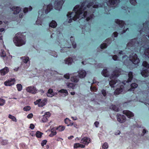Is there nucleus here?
<instances>
[{
    "label": "nucleus",
    "mask_w": 149,
    "mask_h": 149,
    "mask_svg": "<svg viewBox=\"0 0 149 149\" xmlns=\"http://www.w3.org/2000/svg\"><path fill=\"white\" fill-rule=\"evenodd\" d=\"M13 41L17 46L19 47L25 44L26 40L25 36L20 33H17L13 38Z\"/></svg>",
    "instance_id": "1"
},
{
    "label": "nucleus",
    "mask_w": 149,
    "mask_h": 149,
    "mask_svg": "<svg viewBox=\"0 0 149 149\" xmlns=\"http://www.w3.org/2000/svg\"><path fill=\"white\" fill-rule=\"evenodd\" d=\"M121 70L120 68H116L111 75L110 78L111 80L109 81V84L111 87H114V85L117 81V78L120 75Z\"/></svg>",
    "instance_id": "2"
},
{
    "label": "nucleus",
    "mask_w": 149,
    "mask_h": 149,
    "mask_svg": "<svg viewBox=\"0 0 149 149\" xmlns=\"http://www.w3.org/2000/svg\"><path fill=\"white\" fill-rule=\"evenodd\" d=\"M139 42L137 38H134L131 40L127 44V46L132 49H135L139 46Z\"/></svg>",
    "instance_id": "3"
},
{
    "label": "nucleus",
    "mask_w": 149,
    "mask_h": 149,
    "mask_svg": "<svg viewBox=\"0 0 149 149\" xmlns=\"http://www.w3.org/2000/svg\"><path fill=\"white\" fill-rule=\"evenodd\" d=\"M130 60L135 65H138L140 62V60L136 54H135L133 56L130 55Z\"/></svg>",
    "instance_id": "4"
},
{
    "label": "nucleus",
    "mask_w": 149,
    "mask_h": 149,
    "mask_svg": "<svg viewBox=\"0 0 149 149\" xmlns=\"http://www.w3.org/2000/svg\"><path fill=\"white\" fill-rule=\"evenodd\" d=\"M47 101L46 99H44L42 100L41 99H40L35 102L34 104L36 105L38 104L39 107H42L45 105Z\"/></svg>",
    "instance_id": "5"
},
{
    "label": "nucleus",
    "mask_w": 149,
    "mask_h": 149,
    "mask_svg": "<svg viewBox=\"0 0 149 149\" xmlns=\"http://www.w3.org/2000/svg\"><path fill=\"white\" fill-rule=\"evenodd\" d=\"M64 1L63 0H57L55 1L54 5L56 10H59L61 8Z\"/></svg>",
    "instance_id": "6"
},
{
    "label": "nucleus",
    "mask_w": 149,
    "mask_h": 149,
    "mask_svg": "<svg viewBox=\"0 0 149 149\" xmlns=\"http://www.w3.org/2000/svg\"><path fill=\"white\" fill-rule=\"evenodd\" d=\"M80 8V6L79 5H76L73 8V11L75 12L74 13L75 15L73 17V19L74 21H76L77 19H79L80 17V15H78V14H77L76 13L79 9Z\"/></svg>",
    "instance_id": "7"
},
{
    "label": "nucleus",
    "mask_w": 149,
    "mask_h": 149,
    "mask_svg": "<svg viewBox=\"0 0 149 149\" xmlns=\"http://www.w3.org/2000/svg\"><path fill=\"white\" fill-rule=\"evenodd\" d=\"M15 78H10L6 81L4 82V84L6 86H11L15 84Z\"/></svg>",
    "instance_id": "8"
},
{
    "label": "nucleus",
    "mask_w": 149,
    "mask_h": 149,
    "mask_svg": "<svg viewBox=\"0 0 149 149\" xmlns=\"http://www.w3.org/2000/svg\"><path fill=\"white\" fill-rule=\"evenodd\" d=\"M111 42L112 40L110 38L107 39L105 41V42H106L107 43H104L101 44L100 45V48L102 49L106 48L108 46L107 45L110 44L111 43Z\"/></svg>",
    "instance_id": "9"
},
{
    "label": "nucleus",
    "mask_w": 149,
    "mask_h": 149,
    "mask_svg": "<svg viewBox=\"0 0 149 149\" xmlns=\"http://www.w3.org/2000/svg\"><path fill=\"white\" fill-rule=\"evenodd\" d=\"M26 91L32 94H35L37 92L36 88L34 86H31L27 87L26 89Z\"/></svg>",
    "instance_id": "10"
},
{
    "label": "nucleus",
    "mask_w": 149,
    "mask_h": 149,
    "mask_svg": "<svg viewBox=\"0 0 149 149\" xmlns=\"http://www.w3.org/2000/svg\"><path fill=\"white\" fill-rule=\"evenodd\" d=\"M117 120L121 123H123L125 122L126 120L125 116L123 115H121L119 113L117 115Z\"/></svg>",
    "instance_id": "11"
},
{
    "label": "nucleus",
    "mask_w": 149,
    "mask_h": 149,
    "mask_svg": "<svg viewBox=\"0 0 149 149\" xmlns=\"http://www.w3.org/2000/svg\"><path fill=\"white\" fill-rule=\"evenodd\" d=\"M90 142L91 139L88 137H84L81 140L80 143H83L85 145H88Z\"/></svg>",
    "instance_id": "12"
},
{
    "label": "nucleus",
    "mask_w": 149,
    "mask_h": 149,
    "mask_svg": "<svg viewBox=\"0 0 149 149\" xmlns=\"http://www.w3.org/2000/svg\"><path fill=\"white\" fill-rule=\"evenodd\" d=\"M86 1H84L81 4V6H80V8L79 9L77 13H76L77 14H78V15H81L83 13V12L84 11V10H85L86 9V7H84V8L83 9V7L85 5V4L86 3Z\"/></svg>",
    "instance_id": "13"
},
{
    "label": "nucleus",
    "mask_w": 149,
    "mask_h": 149,
    "mask_svg": "<svg viewBox=\"0 0 149 149\" xmlns=\"http://www.w3.org/2000/svg\"><path fill=\"white\" fill-rule=\"evenodd\" d=\"M114 22L118 24L121 28H123L124 27L125 23L124 21L120 20L118 19H115Z\"/></svg>",
    "instance_id": "14"
},
{
    "label": "nucleus",
    "mask_w": 149,
    "mask_h": 149,
    "mask_svg": "<svg viewBox=\"0 0 149 149\" xmlns=\"http://www.w3.org/2000/svg\"><path fill=\"white\" fill-rule=\"evenodd\" d=\"M9 69L8 67H6L0 70V74L2 76H4L8 73Z\"/></svg>",
    "instance_id": "15"
},
{
    "label": "nucleus",
    "mask_w": 149,
    "mask_h": 149,
    "mask_svg": "<svg viewBox=\"0 0 149 149\" xmlns=\"http://www.w3.org/2000/svg\"><path fill=\"white\" fill-rule=\"evenodd\" d=\"M123 113L125 115L129 118H130L134 116L133 113L129 110H124L123 111Z\"/></svg>",
    "instance_id": "16"
},
{
    "label": "nucleus",
    "mask_w": 149,
    "mask_h": 149,
    "mask_svg": "<svg viewBox=\"0 0 149 149\" xmlns=\"http://www.w3.org/2000/svg\"><path fill=\"white\" fill-rule=\"evenodd\" d=\"M11 10L13 11V14H18L21 10V8L19 7H15L13 6L11 8Z\"/></svg>",
    "instance_id": "17"
},
{
    "label": "nucleus",
    "mask_w": 149,
    "mask_h": 149,
    "mask_svg": "<svg viewBox=\"0 0 149 149\" xmlns=\"http://www.w3.org/2000/svg\"><path fill=\"white\" fill-rule=\"evenodd\" d=\"M124 88L123 86H120L119 88H117L115 91L114 93L115 95H119L122 92Z\"/></svg>",
    "instance_id": "18"
},
{
    "label": "nucleus",
    "mask_w": 149,
    "mask_h": 149,
    "mask_svg": "<svg viewBox=\"0 0 149 149\" xmlns=\"http://www.w3.org/2000/svg\"><path fill=\"white\" fill-rule=\"evenodd\" d=\"M86 72L85 71L83 70H81L78 72L79 77L80 78L84 77L86 75Z\"/></svg>",
    "instance_id": "19"
},
{
    "label": "nucleus",
    "mask_w": 149,
    "mask_h": 149,
    "mask_svg": "<svg viewBox=\"0 0 149 149\" xmlns=\"http://www.w3.org/2000/svg\"><path fill=\"white\" fill-rule=\"evenodd\" d=\"M66 84L68 88V90L69 91H72L74 88L75 84L74 83L68 82Z\"/></svg>",
    "instance_id": "20"
},
{
    "label": "nucleus",
    "mask_w": 149,
    "mask_h": 149,
    "mask_svg": "<svg viewBox=\"0 0 149 149\" xmlns=\"http://www.w3.org/2000/svg\"><path fill=\"white\" fill-rule=\"evenodd\" d=\"M149 70L147 69H145L142 70L141 72V74L142 76L144 77L148 76L149 75Z\"/></svg>",
    "instance_id": "21"
},
{
    "label": "nucleus",
    "mask_w": 149,
    "mask_h": 149,
    "mask_svg": "<svg viewBox=\"0 0 149 149\" xmlns=\"http://www.w3.org/2000/svg\"><path fill=\"white\" fill-rule=\"evenodd\" d=\"M120 0H109L108 3L110 5L114 6L116 4H118L120 3Z\"/></svg>",
    "instance_id": "22"
},
{
    "label": "nucleus",
    "mask_w": 149,
    "mask_h": 149,
    "mask_svg": "<svg viewBox=\"0 0 149 149\" xmlns=\"http://www.w3.org/2000/svg\"><path fill=\"white\" fill-rule=\"evenodd\" d=\"M72 61L73 59L72 58L70 57L66 58L64 60L65 63V64H68V65H71L72 62Z\"/></svg>",
    "instance_id": "23"
},
{
    "label": "nucleus",
    "mask_w": 149,
    "mask_h": 149,
    "mask_svg": "<svg viewBox=\"0 0 149 149\" xmlns=\"http://www.w3.org/2000/svg\"><path fill=\"white\" fill-rule=\"evenodd\" d=\"M142 48H143L145 50L144 54L145 55L149 58V47L146 48L144 46H143L141 47V49Z\"/></svg>",
    "instance_id": "24"
},
{
    "label": "nucleus",
    "mask_w": 149,
    "mask_h": 149,
    "mask_svg": "<svg viewBox=\"0 0 149 149\" xmlns=\"http://www.w3.org/2000/svg\"><path fill=\"white\" fill-rule=\"evenodd\" d=\"M128 78L127 79V82L129 83L131 81L133 78V72L131 71L129 72L128 74Z\"/></svg>",
    "instance_id": "25"
},
{
    "label": "nucleus",
    "mask_w": 149,
    "mask_h": 149,
    "mask_svg": "<svg viewBox=\"0 0 149 149\" xmlns=\"http://www.w3.org/2000/svg\"><path fill=\"white\" fill-rule=\"evenodd\" d=\"M56 129L55 127H54L51 129V133L49 135V136L50 137H52L54 136L56 134L57 132L56 131Z\"/></svg>",
    "instance_id": "26"
},
{
    "label": "nucleus",
    "mask_w": 149,
    "mask_h": 149,
    "mask_svg": "<svg viewBox=\"0 0 149 149\" xmlns=\"http://www.w3.org/2000/svg\"><path fill=\"white\" fill-rule=\"evenodd\" d=\"M102 74L104 77H108L109 76V72L108 71L107 69H104L102 72Z\"/></svg>",
    "instance_id": "27"
},
{
    "label": "nucleus",
    "mask_w": 149,
    "mask_h": 149,
    "mask_svg": "<svg viewBox=\"0 0 149 149\" xmlns=\"http://www.w3.org/2000/svg\"><path fill=\"white\" fill-rule=\"evenodd\" d=\"M143 25L144 26L145 31H149V26L148 24V22L146 21L143 23Z\"/></svg>",
    "instance_id": "28"
},
{
    "label": "nucleus",
    "mask_w": 149,
    "mask_h": 149,
    "mask_svg": "<svg viewBox=\"0 0 149 149\" xmlns=\"http://www.w3.org/2000/svg\"><path fill=\"white\" fill-rule=\"evenodd\" d=\"M55 127L56 130L59 132H62L65 129V126L63 125H59L58 127Z\"/></svg>",
    "instance_id": "29"
},
{
    "label": "nucleus",
    "mask_w": 149,
    "mask_h": 149,
    "mask_svg": "<svg viewBox=\"0 0 149 149\" xmlns=\"http://www.w3.org/2000/svg\"><path fill=\"white\" fill-rule=\"evenodd\" d=\"M57 26V24L56 22L54 20H52L49 24V26L53 28H55Z\"/></svg>",
    "instance_id": "30"
},
{
    "label": "nucleus",
    "mask_w": 149,
    "mask_h": 149,
    "mask_svg": "<svg viewBox=\"0 0 149 149\" xmlns=\"http://www.w3.org/2000/svg\"><path fill=\"white\" fill-rule=\"evenodd\" d=\"M21 59L22 60V62L25 63H27L29 61V57L28 56L22 57Z\"/></svg>",
    "instance_id": "31"
},
{
    "label": "nucleus",
    "mask_w": 149,
    "mask_h": 149,
    "mask_svg": "<svg viewBox=\"0 0 149 149\" xmlns=\"http://www.w3.org/2000/svg\"><path fill=\"white\" fill-rule=\"evenodd\" d=\"M53 91V90L51 88H49L48 91L47 92V96L48 97H52L54 96V95L52 94Z\"/></svg>",
    "instance_id": "32"
},
{
    "label": "nucleus",
    "mask_w": 149,
    "mask_h": 149,
    "mask_svg": "<svg viewBox=\"0 0 149 149\" xmlns=\"http://www.w3.org/2000/svg\"><path fill=\"white\" fill-rule=\"evenodd\" d=\"M70 80L71 81L75 83H77L79 81V79H78L77 77L76 76L71 77Z\"/></svg>",
    "instance_id": "33"
},
{
    "label": "nucleus",
    "mask_w": 149,
    "mask_h": 149,
    "mask_svg": "<svg viewBox=\"0 0 149 149\" xmlns=\"http://www.w3.org/2000/svg\"><path fill=\"white\" fill-rule=\"evenodd\" d=\"M36 24H39L40 25H42V20L40 18L38 17L37 20L36 21Z\"/></svg>",
    "instance_id": "34"
},
{
    "label": "nucleus",
    "mask_w": 149,
    "mask_h": 149,
    "mask_svg": "<svg viewBox=\"0 0 149 149\" xmlns=\"http://www.w3.org/2000/svg\"><path fill=\"white\" fill-rule=\"evenodd\" d=\"M43 133L39 131H37L36 133V136L38 138H41Z\"/></svg>",
    "instance_id": "35"
},
{
    "label": "nucleus",
    "mask_w": 149,
    "mask_h": 149,
    "mask_svg": "<svg viewBox=\"0 0 149 149\" xmlns=\"http://www.w3.org/2000/svg\"><path fill=\"white\" fill-rule=\"evenodd\" d=\"M110 108L116 111H118V108L115 105L112 104L110 107Z\"/></svg>",
    "instance_id": "36"
},
{
    "label": "nucleus",
    "mask_w": 149,
    "mask_h": 149,
    "mask_svg": "<svg viewBox=\"0 0 149 149\" xmlns=\"http://www.w3.org/2000/svg\"><path fill=\"white\" fill-rule=\"evenodd\" d=\"M73 38V37H71L70 38V40L72 44V45L73 48H74L75 49L77 45H76V43L75 42V41L74 40H74L72 41L71 40Z\"/></svg>",
    "instance_id": "37"
},
{
    "label": "nucleus",
    "mask_w": 149,
    "mask_h": 149,
    "mask_svg": "<svg viewBox=\"0 0 149 149\" xmlns=\"http://www.w3.org/2000/svg\"><path fill=\"white\" fill-rule=\"evenodd\" d=\"M142 65L143 67L147 68H149V64L146 61H144L143 62Z\"/></svg>",
    "instance_id": "38"
},
{
    "label": "nucleus",
    "mask_w": 149,
    "mask_h": 149,
    "mask_svg": "<svg viewBox=\"0 0 149 149\" xmlns=\"http://www.w3.org/2000/svg\"><path fill=\"white\" fill-rule=\"evenodd\" d=\"M8 117L9 118L11 119L13 121L15 122H17V119L14 116H13L11 114H9L8 115Z\"/></svg>",
    "instance_id": "39"
},
{
    "label": "nucleus",
    "mask_w": 149,
    "mask_h": 149,
    "mask_svg": "<svg viewBox=\"0 0 149 149\" xmlns=\"http://www.w3.org/2000/svg\"><path fill=\"white\" fill-rule=\"evenodd\" d=\"M16 87L18 91H20L22 90V86L21 84H17L16 85Z\"/></svg>",
    "instance_id": "40"
},
{
    "label": "nucleus",
    "mask_w": 149,
    "mask_h": 149,
    "mask_svg": "<svg viewBox=\"0 0 149 149\" xmlns=\"http://www.w3.org/2000/svg\"><path fill=\"white\" fill-rule=\"evenodd\" d=\"M50 54L54 57H56L57 56V54L56 52L54 51H50L49 52Z\"/></svg>",
    "instance_id": "41"
},
{
    "label": "nucleus",
    "mask_w": 149,
    "mask_h": 149,
    "mask_svg": "<svg viewBox=\"0 0 149 149\" xmlns=\"http://www.w3.org/2000/svg\"><path fill=\"white\" fill-rule=\"evenodd\" d=\"M50 54L54 57H56L57 56V54L56 52L54 51H50L49 52Z\"/></svg>",
    "instance_id": "42"
},
{
    "label": "nucleus",
    "mask_w": 149,
    "mask_h": 149,
    "mask_svg": "<svg viewBox=\"0 0 149 149\" xmlns=\"http://www.w3.org/2000/svg\"><path fill=\"white\" fill-rule=\"evenodd\" d=\"M101 93L102 95L104 97H106L107 95V93L106 90L102 89L101 90Z\"/></svg>",
    "instance_id": "43"
},
{
    "label": "nucleus",
    "mask_w": 149,
    "mask_h": 149,
    "mask_svg": "<svg viewBox=\"0 0 149 149\" xmlns=\"http://www.w3.org/2000/svg\"><path fill=\"white\" fill-rule=\"evenodd\" d=\"M130 86L132 89H134L137 87L138 85L136 83H133L131 84Z\"/></svg>",
    "instance_id": "44"
},
{
    "label": "nucleus",
    "mask_w": 149,
    "mask_h": 149,
    "mask_svg": "<svg viewBox=\"0 0 149 149\" xmlns=\"http://www.w3.org/2000/svg\"><path fill=\"white\" fill-rule=\"evenodd\" d=\"M75 15V14L74 13V12H71L69 13L68 12V14L67 15V17L68 18H70L73 15Z\"/></svg>",
    "instance_id": "45"
},
{
    "label": "nucleus",
    "mask_w": 149,
    "mask_h": 149,
    "mask_svg": "<svg viewBox=\"0 0 149 149\" xmlns=\"http://www.w3.org/2000/svg\"><path fill=\"white\" fill-rule=\"evenodd\" d=\"M23 109L24 111H27L30 110L31 109V107L30 106H25L24 107Z\"/></svg>",
    "instance_id": "46"
},
{
    "label": "nucleus",
    "mask_w": 149,
    "mask_h": 149,
    "mask_svg": "<svg viewBox=\"0 0 149 149\" xmlns=\"http://www.w3.org/2000/svg\"><path fill=\"white\" fill-rule=\"evenodd\" d=\"M93 16L94 15L93 14L90 15L89 16L86 17V21H88L93 18Z\"/></svg>",
    "instance_id": "47"
},
{
    "label": "nucleus",
    "mask_w": 149,
    "mask_h": 149,
    "mask_svg": "<svg viewBox=\"0 0 149 149\" xmlns=\"http://www.w3.org/2000/svg\"><path fill=\"white\" fill-rule=\"evenodd\" d=\"M108 147V145L107 142L104 143L102 146V149H107Z\"/></svg>",
    "instance_id": "48"
},
{
    "label": "nucleus",
    "mask_w": 149,
    "mask_h": 149,
    "mask_svg": "<svg viewBox=\"0 0 149 149\" xmlns=\"http://www.w3.org/2000/svg\"><path fill=\"white\" fill-rule=\"evenodd\" d=\"M41 120L42 122H46L48 121V119L47 117L43 116V117L42 118Z\"/></svg>",
    "instance_id": "49"
},
{
    "label": "nucleus",
    "mask_w": 149,
    "mask_h": 149,
    "mask_svg": "<svg viewBox=\"0 0 149 149\" xmlns=\"http://www.w3.org/2000/svg\"><path fill=\"white\" fill-rule=\"evenodd\" d=\"M90 89L91 91L96 92L97 90V88L95 86L93 87L91 86L90 87Z\"/></svg>",
    "instance_id": "50"
},
{
    "label": "nucleus",
    "mask_w": 149,
    "mask_h": 149,
    "mask_svg": "<svg viewBox=\"0 0 149 149\" xmlns=\"http://www.w3.org/2000/svg\"><path fill=\"white\" fill-rule=\"evenodd\" d=\"M58 92L62 93H65L67 94L68 93L67 91L66 90L64 89H62L59 90Z\"/></svg>",
    "instance_id": "51"
},
{
    "label": "nucleus",
    "mask_w": 149,
    "mask_h": 149,
    "mask_svg": "<svg viewBox=\"0 0 149 149\" xmlns=\"http://www.w3.org/2000/svg\"><path fill=\"white\" fill-rule=\"evenodd\" d=\"M130 1L132 5L134 6L135 5L136 3V0H130Z\"/></svg>",
    "instance_id": "52"
},
{
    "label": "nucleus",
    "mask_w": 149,
    "mask_h": 149,
    "mask_svg": "<svg viewBox=\"0 0 149 149\" xmlns=\"http://www.w3.org/2000/svg\"><path fill=\"white\" fill-rule=\"evenodd\" d=\"M5 103V100L2 99L0 98V106H3Z\"/></svg>",
    "instance_id": "53"
},
{
    "label": "nucleus",
    "mask_w": 149,
    "mask_h": 149,
    "mask_svg": "<svg viewBox=\"0 0 149 149\" xmlns=\"http://www.w3.org/2000/svg\"><path fill=\"white\" fill-rule=\"evenodd\" d=\"M2 145H5L8 144V141L6 140H3L1 142Z\"/></svg>",
    "instance_id": "54"
},
{
    "label": "nucleus",
    "mask_w": 149,
    "mask_h": 149,
    "mask_svg": "<svg viewBox=\"0 0 149 149\" xmlns=\"http://www.w3.org/2000/svg\"><path fill=\"white\" fill-rule=\"evenodd\" d=\"M47 142V140H44L42 141L41 143V145L42 147L44 146V145H46Z\"/></svg>",
    "instance_id": "55"
},
{
    "label": "nucleus",
    "mask_w": 149,
    "mask_h": 149,
    "mask_svg": "<svg viewBox=\"0 0 149 149\" xmlns=\"http://www.w3.org/2000/svg\"><path fill=\"white\" fill-rule=\"evenodd\" d=\"M69 48V47H63V48H62V49H61V52H67V49Z\"/></svg>",
    "instance_id": "56"
},
{
    "label": "nucleus",
    "mask_w": 149,
    "mask_h": 149,
    "mask_svg": "<svg viewBox=\"0 0 149 149\" xmlns=\"http://www.w3.org/2000/svg\"><path fill=\"white\" fill-rule=\"evenodd\" d=\"M51 115V114L50 112H47L45 113V115L44 116L47 118H48Z\"/></svg>",
    "instance_id": "57"
},
{
    "label": "nucleus",
    "mask_w": 149,
    "mask_h": 149,
    "mask_svg": "<svg viewBox=\"0 0 149 149\" xmlns=\"http://www.w3.org/2000/svg\"><path fill=\"white\" fill-rule=\"evenodd\" d=\"M84 10V11L83 12V15L84 17L85 18L86 17L88 14L89 15V13H88L87 11H85Z\"/></svg>",
    "instance_id": "58"
},
{
    "label": "nucleus",
    "mask_w": 149,
    "mask_h": 149,
    "mask_svg": "<svg viewBox=\"0 0 149 149\" xmlns=\"http://www.w3.org/2000/svg\"><path fill=\"white\" fill-rule=\"evenodd\" d=\"M94 4V2L93 1L89 3L86 6L88 8H89L90 7L92 6Z\"/></svg>",
    "instance_id": "59"
},
{
    "label": "nucleus",
    "mask_w": 149,
    "mask_h": 149,
    "mask_svg": "<svg viewBox=\"0 0 149 149\" xmlns=\"http://www.w3.org/2000/svg\"><path fill=\"white\" fill-rule=\"evenodd\" d=\"M47 8L49 10L51 11L53 8V6L52 4H49L47 6Z\"/></svg>",
    "instance_id": "60"
},
{
    "label": "nucleus",
    "mask_w": 149,
    "mask_h": 149,
    "mask_svg": "<svg viewBox=\"0 0 149 149\" xmlns=\"http://www.w3.org/2000/svg\"><path fill=\"white\" fill-rule=\"evenodd\" d=\"M80 144L79 143H74V148H79Z\"/></svg>",
    "instance_id": "61"
},
{
    "label": "nucleus",
    "mask_w": 149,
    "mask_h": 149,
    "mask_svg": "<svg viewBox=\"0 0 149 149\" xmlns=\"http://www.w3.org/2000/svg\"><path fill=\"white\" fill-rule=\"evenodd\" d=\"M64 121L65 123L66 124H68L71 121V120L68 118H66L65 120Z\"/></svg>",
    "instance_id": "62"
},
{
    "label": "nucleus",
    "mask_w": 149,
    "mask_h": 149,
    "mask_svg": "<svg viewBox=\"0 0 149 149\" xmlns=\"http://www.w3.org/2000/svg\"><path fill=\"white\" fill-rule=\"evenodd\" d=\"M70 74L68 73L64 75V77L67 79H70Z\"/></svg>",
    "instance_id": "63"
},
{
    "label": "nucleus",
    "mask_w": 149,
    "mask_h": 149,
    "mask_svg": "<svg viewBox=\"0 0 149 149\" xmlns=\"http://www.w3.org/2000/svg\"><path fill=\"white\" fill-rule=\"evenodd\" d=\"M114 61H117L118 58V56L116 55H114L112 57Z\"/></svg>",
    "instance_id": "64"
}]
</instances>
